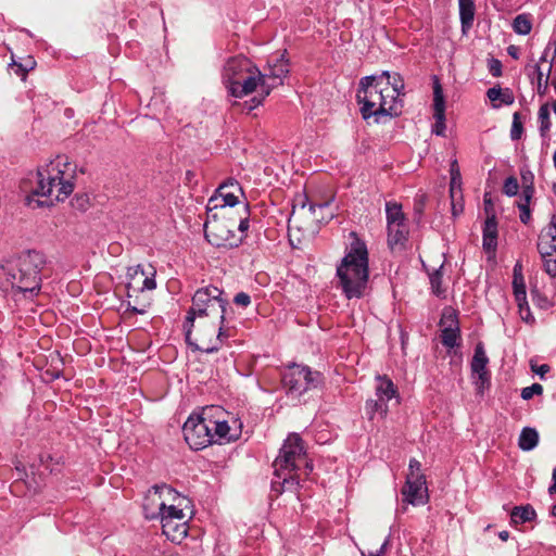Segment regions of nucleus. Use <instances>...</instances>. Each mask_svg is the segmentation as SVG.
Instances as JSON below:
<instances>
[{
    "label": "nucleus",
    "instance_id": "nucleus-19",
    "mask_svg": "<svg viewBox=\"0 0 556 556\" xmlns=\"http://www.w3.org/2000/svg\"><path fill=\"white\" fill-rule=\"evenodd\" d=\"M161 523L163 534L172 542L180 543L187 536L188 527L186 520L166 519V521Z\"/></svg>",
    "mask_w": 556,
    "mask_h": 556
},
{
    "label": "nucleus",
    "instance_id": "nucleus-22",
    "mask_svg": "<svg viewBox=\"0 0 556 556\" xmlns=\"http://www.w3.org/2000/svg\"><path fill=\"white\" fill-rule=\"evenodd\" d=\"M535 518L536 511L530 504L515 506L510 511V523L514 526L533 521Z\"/></svg>",
    "mask_w": 556,
    "mask_h": 556
},
{
    "label": "nucleus",
    "instance_id": "nucleus-57",
    "mask_svg": "<svg viewBox=\"0 0 556 556\" xmlns=\"http://www.w3.org/2000/svg\"><path fill=\"white\" fill-rule=\"evenodd\" d=\"M330 205L329 202H324V203H318V204H315V203H309V211L312 212L313 215L317 216V211H324L326 208H328Z\"/></svg>",
    "mask_w": 556,
    "mask_h": 556
},
{
    "label": "nucleus",
    "instance_id": "nucleus-11",
    "mask_svg": "<svg viewBox=\"0 0 556 556\" xmlns=\"http://www.w3.org/2000/svg\"><path fill=\"white\" fill-rule=\"evenodd\" d=\"M441 343L447 349L458 348L462 336L459 320L455 309L445 307L440 319Z\"/></svg>",
    "mask_w": 556,
    "mask_h": 556
},
{
    "label": "nucleus",
    "instance_id": "nucleus-31",
    "mask_svg": "<svg viewBox=\"0 0 556 556\" xmlns=\"http://www.w3.org/2000/svg\"><path fill=\"white\" fill-rule=\"evenodd\" d=\"M389 84L392 87V91L389 92L391 100L394 102H399V104H403L401 96H404L405 85L401 75L394 74L392 80L391 77L389 78Z\"/></svg>",
    "mask_w": 556,
    "mask_h": 556
},
{
    "label": "nucleus",
    "instance_id": "nucleus-52",
    "mask_svg": "<svg viewBox=\"0 0 556 556\" xmlns=\"http://www.w3.org/2000/svg\"><path fill=\"white\" fill-rule=\"evenodd\" d=\"M407 475H413L415 477H418V476H425L422 472H421V464L420 462H418L417 459L415 458H412L409 460V465H408V473Z\"/></svg>",
    "mask_w": 556,
    "mask_h": 556
},
{
    "label": "nucleus",
    "instance_id": "nucleus-8",
    "mask_svg": "<svg viewBox=\"0 0 556 556\" xmlns=\"http://www.w3.org/2000/svg\"><path fill=\"white\" fill-rule=\"evenodd\" d=\"M321 382L323 375L306 365L289 364L281 374V383L287 396L298 402L302 395L317 389Z\"/></svg>",
    "mask_w": 556,
    "mask_h": 556
},
{
    "label": "nucleus",
    "instance_id": "nucleus-18",
    "mask_svg": "<svg viewBox=\"0 0 556 556\" xmlns=\"http://www.w3.org/2000/svg\"><path fill=\"white\" fill-rule=\"evenodd\" d=\"M497 220L494 213L486 216L482 228V247L486 253H494L497 248Z\"/></svg>",
    "mask_w": 556,
    "mask_h": 556
},
{
    "label": "nucleus",
    "instance_id": "nucleus-21",
    "mask_svg": "<svg viewBox=\"0 0 556 556\" xmlns=\"http://www.w3.org/2000/svg\"><path fill=\"white\" fill-rule=\"evenodd\" d=\"M462 30L465 33L473 25L476 7L473 0H458Z\"/></svg>",
    "mask_w": 556,
    "mask_h": 556
},
{
    "label": "nucleus",
    "instance_id": "nucleus-5",
    "mask_svg": "<svg viewBox=\"0 0 556 556\" xmlns=\"http://www.w3.org/2000/svg\"><path fill=\"white\" fill-rule=\"evenodd\" d=\"M68 166L67 157L58 156L46 167L39 168L33 195L46 197L50 202L65 200L74 190L73 175L67 173Z\"/></svg>",
    "mask_w": 556,
    "mask_h": 556
},
{
    "label": "nucleus",
    "instance_id": "nucleus-10",
    "mask_svg": "<svg viewBox=\"0 0 556 556\" xmlns=\"http://www.w3.org/2000/svg\"><path fill=\"white\" fill-rule=\"evenodd\" d=\"M211 412L212 408L204 409L200 415H191L184 424V438L190 448L198 451L213 444Z\"/></svg>",
    "mask_w": 556,
    "mask_h": 556
},
{
    "label": "nucleus",
    "instance_id": "nucleus-56",
    "mask_svg": "<svg viewBox=\"0 0 556 556\" xmlns=\"http://www.w3.org/2000/svg\"><path fill=\"white\" fill-rule=\"evenodd\" d=\"M265 98H263V96L261 94V97H253L250 101H247L244 103V109L248 111V112H251L252 110H254L255 108H257L258 105L262 104L263 100Z\"/></svg>",
    "mask_w": 556,
    "mask_h": 556
},
{
    "label": "nucleus",
    "instance_id": "nucleus-24",
    "mask_svg": "<svg viewBox=\"0 0 556 556\" xmlns=\"http://www.w3.org/2000/svg\"><path fill=\"white\" fill-rule=\"evenodd\" d=\"M378 383L376 386V397L386 402L390 401L397 394V389L387 376H377Z\"/></svg>",
    "mask_w": 556,
    "mask_h": 556
},
{
    "label": "nucleus",
    "instance_id": "nucleus-39",
    "mask_svg": "<svg viewBox=\"0 0 556 556\" xmlns=\"http://www.w3.org/2000/svg\"><path fill=\"white\" fill-rule=\"evenodd\" d=\"M518 306V312L523 321L527 324H534L535 318L531 314L530 306L528 304L527 298L523 301H516Z\"/></svg>",
    "mask_w": 556,
    "mask_h": 556
},
{
    "label": "nucleus",
    "instance_id": "nucleus-54",
    "mask_svg": "<svg viewBox=\"0 0 556 556\" xmlns=\"http://www.w3.org/2000/svg\"><path fill=\"white\" fill-rule=\"evenodd\" d=\"M462 200H463V198L460 199L459 195H455L454 200L451 199V201H452V214L455 217L463 213L464 205H463Z\"/></svg>",
    "mask_w": 556,
    "mask_h": 556
},
{
    "label": "nucleus",
    "instance_id": "nucleus-46",
    "mask_svg": "<svg viewBox=\"0 0 556 556\" xmlns=\"http://www.w3.org/2000/svg\"><path fill=\"white\" fill-rule=\"evenodd\" d=\"M533 194H534V187H533V182L530 181L529 185H526L523 187L522 192H521V198L518 203H526V204L530 205V201H531Z\"/></svg>",
    "mask_w": 556,
    "mask_h": 556
},
{
    "label": "nucleus",
    "instance_id": "nucleus-51",
    "mask_svg": "<svg viewBox=\"0 0 556 556\" xmlns=\"http://www.w3.org/2000/svg\"><path fill=\"white\" fill-rule=\"evenodd\" d=\"M544 260V270L551 277H556V258L545 257Z\"/></svg>",
    "mask_w": 556,
    "mask_h": 556
},
{
    "label": "nucleus",
    "instance_id": "nucleus-43",
    "mask_svg": "<svg viewBox=\"0 0 556 556\" xmlns=\"http://www.w3.org/2000/svg\"><path fill=\"white\" fill-rule=\"evenodd\" d=\"M89 205V197L85 193L76 194L72 200V206L81 212L87 211Z\"/></svg>",
    "mask_w": 556,
    "mask_h": 556
},
{
    "label": "nucleus",
    "instance_id": "nucleus-37",
    "mask_svg": "<svg viewBox=\"0 0 556 556\" xmlns=\"http://www.w3.org/2000/svg\"><path fill=\"white\" fill-rule=\"evenodd\" d=\"M523 135V125L521 123V115L519 112L513 114V123L510 129L511 140H519Z\"/></svg>",
    "mask_w": 556,
    "mask_h": 556
},
{
    "label": "nucleus",
    "instance_id": "nucleus-42",
    "mask_svg": "<svg viewBox=\"0 0 556 556\" xmlns=\"http://www.w3.org/2000/svg\"><path fill=\"white\" fill-rule=\"evenodd\" d=\"M543 393V387L540 383H533L530 387H526L521 390V397L526 401L531 400L534 395H541Z\"/></svg>",
    "mask_w": 556,
    "mask_h": 556
},
{
    "label": "nucleus",
    "instance_id": "nucleus-47",
    "mask_svg": "<svg viewBox=\"0 0 556 556\" xmlns=\"http://www.w3.org/2000/svg\"><path fill=\"white\" fill-rule=\"evenodd\" d=\"M500 104L511 105L515 102V96L510 88H504L501 90Z\"/></svg>",
    "mask_w": 556,
    "mask_h": 556
},
{
    "label": "nucleus",
    "instance_id": "nucleus-14",
    "mask_svg": "<svg viewBox=\"0 0 556 556\" xmlns=\"http://www.w3.org/2000/svg\"><path fill=\"white\" fill-rule=\"evenodd\" d=\"M433 117L435 123L432 126V134L445 137V101L439 79L434 77L433 86Z\"/></svg>",
    "mask_w": 556,
    "mask_h": 556
},
{
    "label": "nucleus",
    "instance_id": "nucleus-33",
    "mask_svg": "<svg viewBox=\"0 0 556 556\" xmlns=\"http://www.w3.org/2000/svg\"><path fill=\"white\" fill-rule=\"evenodd\" d=\"M513 29L518 35H528L532 29V23L528 15L519 14L513 21Z\"/></svg>",
    "mask_w": 556,
    "mask_h": 556
},
{
    "label": "nucleus",
    "instance_id": "nucleus-6",
    "mask_svg": "<svg viewBox=\"0 0 556 556\" xmlns=\"http://www.w3.org/2000/svg\"><path fill=\"white\" fill-rule=\"evenodd\" d=\"M223 290L215 286H207L195 291L192 296V306L188 309L184 323L185 338L187 344H192L191 333L197 317L218 314V318L226 320L229 302L223 298Z\"/></svg>",
    "mask_w": 556,
    "mask_h": 556
},
{
    "label": "nucleus",
    "instance_id": "nucleus-58",
    "mask_svg": "<svg viewBox=\"0 0 556 556\" xmlns=\"http://www.w3.org/2000/svg\"><path fill=\"white\" fill-rule=\"evenodd\" d=\"M156 288V281L153 277H146L142 283V287L140 288L141 291L143 290H154Z\"/></svg>",
    "mask_w": 556,
    "mask_h": 556
},
{
    "label": "nucleus",
    "instance_id": "nucleus-29",
    "mask_svg": "<svg viewBox=\"0 0 556 556\" xmlns=\"http://www.w3.org/2000/svg\"><path fill=\"white\" fill-rule=\"evenodd\" d=\"M386 215L387 225L406 222V217L405 214L403 213L402 205L397 202L390 201L386 203Z\"/></svg>",
    "mask_w": 556,
    "mask_h": 556
},
{
    "label": "nucleus",
    "instance_id": "nucleus-44",
    "mask_svg": "<svg viewBox=\"0 0 556 556\" xmlns=\"http://www.w3.org/2000/svg\"><path fill=\"white\" fill-rule=\"evenodd\" d=\"M502 68H503V65L500 60H497L495 58H491L488 60V70L493 77L502 76V74H503Z\"/></svg>",
    "mask_w": 556,
    "mask_h": 556
},
{
    "label": "nucleus",
    "instance_id": "nucleus-13",
    "mask_svg": "<svg viewBox=\"0 0 556 556\" xmlns=\"http://www.w3.org/2000/svg\"><path fill=\"white\" fill-rule=\"evenodd\" d=\"M488 364L489 357L485 354L482 342H479L475 348L473 357L470 364L475 384L479 392H482L490 386L491 375L486 368Z\"/></svg>",
    "mask_w": 556,
    "mask_h": 556
},
{
    "label": "nucleus",
    "instance_id": "nucleus-15",
    "mask_svg": "<svg viewBox=\"0 0 556 556\" xmlns=\"http://www.w3.org/2000/svg\"><path fill=\"white\" fill-rule=\"evenodd\" d=\"M538 251L542 258L553 256L556 253V215L553 214L547 226L541 231L538 242Z\"/></svg>",
    "mask_w": 556,
    "mask_h": 556
},
{
    "label": "nucleus",
    "instance_id": "nucleus-63",
    "mask_svg": "<svg viewBox=\"0 0 556 556\" xmlns=\"http://www.w3.org/2000/svg\"><path fill=\"white\" fill-rule=\"evenodd\" d=\"M507 53L515 60L519 59V49L516 46H509L507 48Z\"/></svg>",
    "mask_w": 556,
    "mask_h": 556
},
{
    "label": "nucleus",
    "instance_id": "nucleus-48",
    "mask_svg": "<svg viewBox=\"0 0 556 556\" xmlns=\"http://www.w3.org/2000/svg\"><path fill=\"white\" fill-rule=\"evenodd\" d=\"M502 88L500 86H494L486 91V97L492 102V106L494 109H498L501 104H496L495 101L500 99Z\"/></svg>",
    "mask_w": 556,
    "mask_h": 556
},
{
    "label": "nucleus",
    "instance_id": "nucleus-2",
    "mask_svg": "<svg viewBox=\"0 0 556 556\" xmlns=\"http://www.w3.org/2000/svg\"><path fill=\"white\" fill-rule=\"evenodd\" d=\"M350 237L352 241L336 269L337 287L348 300L364 296L369 280L367 245L355 231L350 232Z\"/></svg>",
    "mask_w": 556,
    "mask_h": 556
},
{
    "label": "nucleus",
    "instance_id": "nucleus-34",
    "mask_svg": "<svg viewBox=\"0 0 556 556\" xmlns=\"http://www.w3.org/2000/svg\"><path fill=\"white\" fill-rule=\"evenodd\" d=\"M538 115H539V122H540V127H539L540 135L542 137H545L552 126L551 118H549V109H548L547 103L541 105Z\"/></svg>",
    "mask_w": 556,
    "mask_h": 556
},
{
    "label": "nucleus",
    "instance_id": "nucleus-45",
    "mask_svg": "<svg viewBox=\"0 0 556 556\" xmlns=\"http://www.w3.org/2000/svg\"><path fill=\"white\" fill-rule=\"evenodd\" d=\"M462 177H451L450 182V195L451 199L454 200L455 195H459L462 199Z\"/></svg>",
    "mask_w": 556,
    "mask_h": 556
},
{
    "label": "nucleus",
    "instance_id": "nucleus-55",
    "mask_svg": "<svg viewBox=\"0 0 556 556\" xmlns=\"http://www.w3.org/2000/svg\"><path fill=\"white\" fill-rule=\"evenodd\" d=\"M265 98H263V96L261 94V97H253L250 101H247L244 103V109L248 111V112H251L252 110H254L255 108H257L258 105L262 104L263 100Z\"/></svg>",
    "mask_w": 556,
    "mask_h": 556
},
{
    "label": "nucleus",
    "instance_id": "nucleus-32",
    "mask_svg": "<svg viewBox=\"0 0 556 556\" xmlns=\"http://www.w3.org/2000/svg\"><path fill=\"white\" fill-rule=\"evenodd\" d=\"M443 265L439 268L434 269L431 274H429V280L431 285V290L433 294L439 298L445 296V289L442 288V278H443Z\"/></svg>",
    "mask_w": 556,
    "mask_h": 556
},
{
    "label": "nucleus",
    "instance_id": "nucleus-49",
    "mask_svg": "<svg viewBox=\"0 0 556 556\" xmlns=\"http://www.w3.org/2000/svg\"><path fill=\"white\" fill-rule=\"evenodd\" d=\"M518 208L520 211V222L525 225L529 224L531 220L530 205L526 203H518Z\"/></svg>",
    "mask_w": 556,
    "mask_h": 556
},
{
    "label": "nucleus",
    "instance_id": "nucleus-1",
    "mask_svg": "<svg viewBox=\"0 0 556 556\" xmlns=\"http://www.w3.org/2000/svg\"><path fill=\"white\" fill-rule=\"evenodd\" d=\"M390 73L383 71L380 74L364 76L359 79L356 91V102L364 121L374 118L376 124L384 122V118H394L401 115L403 104L391 100L389 94L392 87L389 84Z\"/></svg>",
    "mask_w": 556,
    "mask_h": 556
},
{
    "label": "nucleus",
    "instance_id": "nucleus-20",
    "mask_svg": "<svg viewBox=\"0 0 556 556\" xmlns=\"http://www.w3.org/2000/svg\"><path fill=\"white\" fill-rule=\"evenodd\" d=\"M146 513H148V506L147 504L143 506ZM146 517L149 519L153 518H160L161 522L166 521V519L170 520H186L185 519V513L182 509L177 508L174 505L167 506L164 502H161L159 504V511L156 514H146Z\"/></svg>",
    "mask_w": 556,
    "mask_h": 556
},
{
    "label": "nucleus",
    "instance_id": "nucleus-38",
    "mask_svg": "<svg viewBox=\"0 0 556 556\" xmlns=\"http://www.w3.org/2000/svg\"><path fill=\"white\" fill-rule=\"evenodd\" d=\"M244 215L240 217L239 224L236 226L237 229L240 231L241 236L239 238H242V240L247 237V231L250 227V204L245 203L243 206Z\"/></svg>",
    "mask_w": 556,
    "mask_h": 556
},
{
    "label": "nucleus",
    "instance_id": "nucleus-12",
    "mask_svg": "<svg viewBox=\"0 0 556 556\" xmlns=\"http://www.w3.org/2000/svg\"><path fill=\"white\" fill-rule=\"evenodd\" d=\"M403 502L413 506L424 505L429 500L426 477L413 475L406 476L405 484L401 490Z\"/></svg>",
    "mask_w": 556,
    "mask_h": 556
},
{
    "label": "nucleus",
    "instance_id": "nucleus-60",
    "mask_svg": "<svg viewBox=\"0 0 556 556\" xmlns=\"http://www.w3.org/2000/svg\"><path fill=\"white\" fill-rule=\"evenodd\" d=\"M127 312H130L132 314H140V315H143L147 313V308L146 306L143 307H137L135 305H131L130 302H128L127 304Z\"/></svg>",
    "mask_w": 556,
    "mask_h": 556
},
{
    "label": "nucleus",
    "instance_id": "nucleus-64",
    "mask_svg": "<svg viewBox=\"0 0 556 556\" xmlns=\"http://www.w3.org/2000/svg\"><path fill=\"white\" fill-rule=\"evenodd\" d=\"M552 480H553V483L548 488V493L551 495L556 494V468H554V470H553Z\"/></svg>",
    "mask_w": 556,
    "mask_h": 556
},
{
    "label": "nucleus",
    "instance_id": "nucleus-26",
    "mask_svg": "<svg viewBox=\"0 0 556 556\" xmlns=\"http://www.w3.org/2000/svg\"><path fill=\"white\" fill-rule=\"evenodd\" d=\"M539 444V432L536 429L531 427L522 428L519 439L518 446L520 450L529 452L536 447Z\"/></svg>",
    "mask_w": 556,
    "mask_h": 556
},
{
    "label": "nucleus",
    "instance_id": "nucleus-17",
    "mask_svg": "<svg viewBox=\"0 0 556 556\" xmlns=\"http://www.w3.org/2000/svg\"><path fill=\"white\" fill-rule=\"evenodd\" d=\"M388 245L391 251H404L408 241L409 229L407 223L387 225Z\"/></svg>",
    "mask_w": 556,
    "mask_h": 556
},
{
    "label": "nucleus",
    "instance_id": "nucleus-41",
    "mask_svg": "<svg viewBox=\"0 0 556 556\" xmlns=\"http://www.w3.org/2000/svg\"><path fill=\"white\" fill-rule=\"evenodd\" d=\"M519 184L516 177L509 176L505 179L503 192L508 197H514L518 193Z\"/></svg>",
    "mask_w": 556,
    "mask_h": 556
},
{
    "label": "nucleus",
    "instance_id": "nucleus-16",
    "mask_svg": "<svg viewBox=\"0 0 556 556\" xmlns=\"http://www.w3.org/2000/svg\"><path fill=\"white\" fill-rule=\"evenodd\" d=\"M218 197L223 200L220 205L222 211H227L226 207H233L239 203L238 194L243 195V189L241 185L232 178L227 179L216 190Z\"/></svg>",
    "mask_w": 556,
    "mask_h": 556
},
{
    "label": "nucleus",
    "instance_id": "nucleus-27",
    "mask_svg": "<svg viewBox=\"0 0 556 556\" xmlns=\"http://www.w3.org/2000/svg\"><path fill=\"white\" fill-rule=\"evenodd\" d=\"M388 402L378 397L368 399L365 403V414L369 420H374L377 414H379L381 418H384L388 414Z\"/></svg>",
    "mask_w": 556,
    "mask_h": 556
},
{
    "label": "nucleus",
    "instance_id": "nucleus-30",
    "mask_svg": "<svg viewBox=\"0 0 556 556\" xmlns=\"http://www.w3.org/2000/svg\"><path fill=\"white\" fill-rule=\"evenodd\" d=\"M280 85H282L281 81H278L277 79H273L271 77L267 76V73L263 74L258 70L257 88H260L261 94L263 96V98H266L274 88H276Z\"/></svg>",
    "mask_w": 556,
    "mask_h": 556
},
{
    "label": "nucleus",
    "instance_id": "nucleus-35",
    "mask_svg": "<svg viewBox=\"0 0 556 556\" xmlns=\"http://www.w3.org/2000/svg\"><path fill=\"white\" fill-rule=\"evenodd\" d=\"M534 70H535V74H536V85H538L536 91L540 96H544L546 93L547 87H548V79H549V75L552 72V64H549L545 77H544V74L539 64L535 65Z\"/></svg>",
    "mask_w": 556,
    "mask_h": 556
},
{
    "label": "nucleus",
    "instance_id": "nucleus-7",
    "mask_svg": "<svg viewBox=\"0 0 556 556\" xmlns=\"http://www.w3.org/2000/svg\"><path fill=\"white\" fill-rule=\"evenodd\" d=\"M258 68L242 55L230 58L223 72V80L228 92L235 98H242L257 89Z\"/></svg>",
    "mask_w": 556,
    "mask_h": 556
},
{
    "label": "nucleus",
    "instance_id": "nucleus-9",
    "mask_svg": "<svg viewBox=\"0 0 556 556\" xmlns=\"http://www.w3.org/2000/svg\"><path fill=\"white\" fill-rule=\"evenodd\" d=\"M211 211L210 208L204 223V236L208 243L217 248H235L241 244L242 238H237L236 223L227 216L228 211H222L220 214H211Z\"/></svg>",
    "mask_w": 556,
    "mask_h": 556
},
{
    "label": "nucleus",
    "instance_id": "nucleus-36",
    "mask_svg": "<svg viewBox=\"0 0 556 556\" xmlns=\"http://www.w3.org/2000/svg\"><path fill=\"white\" fill-rule=\"evenodd\" d=\"M531 299H532L533 304L538 308L543 309V311H546L554 305V303L536 288L531 290Z\"/></svg>",
    "mask_w": 556,
    "mask_h": 556
},
{
    "label": "nucleus",
    "instance_id": "nucleus-62",
    "mask_svg": "<svg viewBox=\"0 0 556 556\" xmlns=\"http://www.w3.org/2000/svg\"><path fill=\"white\" fill-rule=\"evenodd\" d=\"M450 174H451V177H462L460 176V172H459V167H458V164H457L456 160H454L451 163Z\"/></svg>",
    "mask_w": 556,
    "mask_h": 556
},
{
    "label": "nucleus",
    "instance_id": "nucleus-61",
    "mask_svg": "<svg viewBox=\"0 0 556 556\" xmlns=\"http://www.w3.org/2000/svg\"><path fill=\"white\" fill-rule=\"evenodd\" d=\"M551 367L547 365V364H543L541 366H539L538 368H533L532 367V370L539 375L541 378L544 377L545 374H547L549 371Z\"/></svg>",
    "mask_w": 556,
    "mask_h": 556
},
{
    "label": "nucleus",
    "instance_id": "nucleus-4",
    "mask_svg": "<svg viewBox=\"0 0 556 556\" xmlns=\"http://www.w3.org/2000/svg\"><path fill=\"white\" fill-rule=\"evenodd\" d=\"M46 264L45 255L37 251H27L7 266V277L16 294L33 299L41 289L40 273Z\"/></svg>",
    "mask_w": 556,
    "mask_h": 556
},
{
    "label": "nucleus",
    "instance_id": "nucleus-50",
    "mask_svg": "<svg viewBox=\"0 0 556 556\" xmlns=\"http://www.w3.org/2000/svg\"><path fill=\"white\" fill-rule=\"evenodd\" d=\"M233 303L238 306L248 307L251 304V296L245 292H239L235 295Z\"/></svg>",
    "mask_w": 556,
    "mask_h": 556
},
{
    "label": "nucleus",
    "instance_id": "nucleus-40",
    "mask_svg": "<svg viewBox=\"0 0 556 556\" xmlns=\"http://www.w3.org/2000/svg\"><path fill=\"white\" fill-rule=\"evenodd\" d=\"M513 292H514L515 301H523V299L527 298L525 278L513 279Z\"/></svg>",
    "mask_w": 556,
    "mask_h": 556
},
{
    "label": "nucleus",
    "instance_id": "nucleus-3",
    "mask_svg": "<svg viewBox=\"0 0 556 556\" xmlns=\"http://www.w3.org/2000/svg\"><path fill=\"white\" fill-rule=\"evenodd\" d=\"M302 465L306 475L312 472L313 464L306 458L302 438L298 433H291L285 440L273 463L271 492L276 496L287 491L295 492L298 490L300 484L298 471Z\"/></svg>",
    "mask_w": 556,
    "mask_h": 556
},
{
    "label": "nucleus",
    "instance_id": "nucleus-25",
    "mask_svg": "<svg viewBox=\"0 0 556 556\" xmlns=\"http://www.w3.org/2000/svg\"><path fill=\"white\" fill-rule=\"evenodd\" d=\"M230 427L226 420L214 419L211 415V433L213 443L222 444L224 441H231L233 438L229 434Z\"/></svg>",
    "mask_w": 556,
    "mask_h": 556
},
{
    "label": "nucleus",
    "instance_id": "nucleus-28",
    "mask_svg": "<svg viewBox=\"0 0 556 556\" xmlns=\"http://www.w3.org/2000/svg\"><path fill=\"white\" fill-rule=\"evenodd\" d=\"M289 71L288 61L281 55L279 59H276L275 63L269 64V68L266 73L267 76L282 83L283 78L289 74Z\"/></svg>",
    "mask_w": 556,
    "mask_h": 556
},
{
    "label": "nucleus",
    "instance_id": "nucleus-53",
    "mask_svg": "<svg viewBox=\"0 0 556 556\" xmlns=\"http://www.w3.org/2000/svg\"><path fill=\"white\" fill-rule=\"evenodd\" d=\"M12 65L16 67L15 73L17 75H20L22 77H25L26 74L28 73V71L34 68L35 61L30 58V65H29V67H24V64L16 63L15 61H13Z\"/></svg>",
    "mask_w": 556,
    "mask_h": 556
},
{
    "label": "nucleus",
    "instance_id": "nucleus-59",
    "mask_svg": "<svg viewBox=\"0 0 556 556\" xmlns=\"http://www.w3.org/2000/svg\"><path fill=\"white\" fill-rule=\"evenodd\" d=\"M522 265L520 262H517L513 269V279H522Z\"/></svg>",
    "mask_w": 556,
    "mask_h": 556
},
{
    "label": "nucleus",
    "instance_id": "nucleus-23",
    "mask_svg": "<svg viewBox=\"0 0 556 556\" xmlns=\"http://www.w3.org/2000/svg\"><path fill=\"white\" fill-rule=\"evenodd\" d=\"M225 321L226 320H222L219 318V327H218L215 344L199 345L195 342H192V344H188V345L191 346L194 351H201V352H204L206 354H212V353L217 352L220 349V346H222L223 340L227 339L229 337V333H228V331H227V329L225 327Z\"/></svg>",
    "mask_w": 556,
    "mask_h": 556
}]
</instances>
